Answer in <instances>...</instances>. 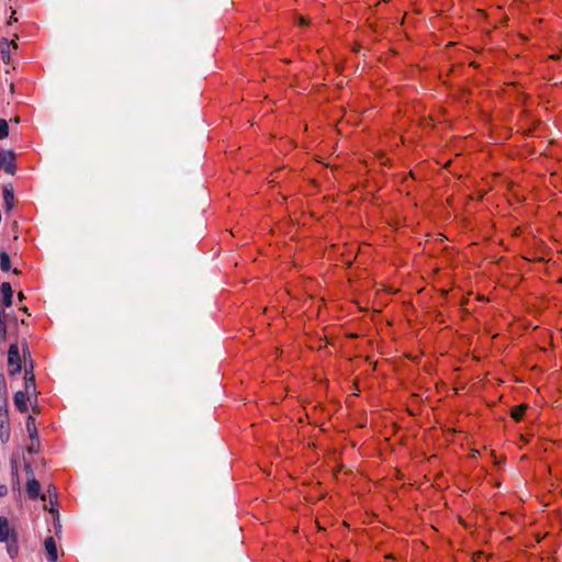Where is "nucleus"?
Wrapping results in <instances>:
<instances>
[{
  "instance_id": "4be33fe9",
  "label": "nucleus",
  "mask_w": 562,
  "mask_h": 562,
  "mask_svg": "<svg viewBox=\"0 0 562 562\" xmlns=\"http://www.w3.org/2000/svg\"><path fill=\"white\" fill-rule=\"evenodd\" d=\"M22 371V366L9 367V375L14 376Z\"/></svg>"
},
{
  "instance_id": "20e7f679",
  "label": "nucleus",
  "mask_w": 562,
  "mask_h": 562,
  "mask_svg": "<svg viewBox=\"0 0 562 562\" xmlns=\"http://www.w3.org/2000/svg\"><path fill=\"white\" fill-rule=\"evenodd\" d=\"M46 558L49 562H56L58 559L57 544L54 537L48 536L44 540Z\"/></svg>"
},
{
  "instance_id": "7ed1b4c3",
  "label": "nucleus",
  "mask_w": 562,
  "mask_h": 562,
  "mask_svg": "<svg viewBox=\"0 0 562 562\" xmlns=\"http://www.w3.org/2000/svg\"><path fill=\"white\" fill-rule=\"evenodd\" d=\"M10 439V419L8 408L0 409V441L7 443Z\"/></svg>"
},
{
  "instance_id": "a211bd4d",
  "label": "nucleus",
  "mask_w": 562,
  "mask_h": 562,
  "mask_svg": "<svg viewBox=\"0 0 562 562\" xmlns=\"http://www.w3.org/2000/svg\"><path fill=\"white\" fill-rule=\"evenodd\" d=\"M9 135V124L4 119H0V139H4Z\"/></svg>"
},
{
  "instance_id": "b1692460",
  "label": "nucleus",
  "mask_w": 562,
  "mask_h": 562,
  "mask_svg": "<svg viewBox=\"0 0 562 562\" xmlns=\"http://www.w3.org/2000/svg\"><path fill=\"white\" fill-rule=\"evenodd\" d=\"M11 473L12 477L19 476L18 465L14 460L11 461Z\"/></svg>"
},
{
  "instance_id": "c85d7f7f",
  "label": "nucleus",
  "mask_w": 562,
  "mask_h": 562,
  "mask_svg": "<svg viewBox=\"0 0 562 562\" xmlns=\"http://www.w3.org/2000/svg\"><path fill=\"white\" fill-rule=\"evenodd\" d=\"M13 273H14V274H19V273H20V271L15 268V269L13 270Z\"/></svg>"
},
{
  "instance_id": "f8f14e48",
  "label": "nucleus",
  "mask_w": 562,
  "mask_h": 562,
  "mask_svg": "<svg viewBox=\"0 0 562 562\" xmlns=\"http://www.w3.org/2000/svg\"><path fill=\"white\" fill-rule=\"evenodd\" d=\"M7 552L11 559H15L19 555V543L16 536H12L8 540Z\"/></svg>"
},
{
  "instance_id": "6ab92c4d",
  "label": "nucleus",
  "mask_w": 562,
  "mask_h": 562,
  "mask_svg": "<svg viewBox=\"0 0 562 562\" xmlns=\"http://www.w3.org/2000/svg\"><path fill=\"white\" fill-rule=\"evenodd\" d=\"M47 492L49 494V502L53 505L57 502V490L53 484H49L47 487Z\"/></svg>"
},
{
  "instance_id": "bb28decb",
  "label": "nucleus",
  "mask_w": 562,
  "mask_h": 562,
  "mask_svg": "<svg viewBox=\"0 0 562 562\" xmlns=\"http://www.w3.org/2000/svg\"><path fill=\"white\" fill-rule=\"evenodd\" d=\"M22 351H23V356H24V358H25L26 356H29V357L31 356V353H30V350H29V347H27L26 342H24V344H23V349H22Z\"/></svg>"
},
{
  "instance_id": "2eb2a0df",
  "label": "nucleus",
  "mask_w": 562,
  "mask_h": 562,
  "mask_svg": "<svg viewBox=\"0 0 562 562\" xmlns=\"http://www.w3.org/2000/svg\"><path fill=\"white\" fill-rule=\"evenodd\" d=\"M25 393H35L36 392V382L35 375H30L24 378V391Z\"/></svg>"
},
{
  "instance_id": "f03ea898",
  "label": "nucleus",
  "mask_w": 562,
  "mask_h": 562,
  "mask_svg": "<svg viewBox=\"0 0 562 562\" xmlns=\"http://www.w3.org/2000/svg\"><path fill=\"white\" fill-rule=\"evenodd\" d=\"M15 154L13 150L0 149V169H3L8 175H14L16 171Z\"/></svg>"
},
{
  "instance_id": "f3484780",
  "label": "nucleus",
  "mask_w": 562,
  "mask_h": 562,
  "mask_svg": "<svg viewBox=\"0 0 562 562\" xmlns=\"http://www.w3.org/2000/svg\"><path fill=\"white\" fill-rule=\"evenodd\" d=\"M0 338L1 340L7 339V323H5V313L3 308H0Z\"/></svg>"
},
{
  "instance_id": "5701e85b",
  "label": "nucleus",
  "mask_w": 562,
  "mask_h": 562,
  "mask_svg": "<svg viewBox=\"0 0 562 562\" xmlns=\"http://www.w3.org/2000/svg\"><path fill=\"white\" fill-rule=\"evenodd\" d=\"M38 446H40V442L36 445L34 443V441H32V445L27 447V452L33 454V453H37L38 452Z\"/></svg>"
},
{
  "instance_id": "423d86ee",
  "label": "nucleus",
  "mask_w": 562,
  "mask_h": 562,
  "mask_svg": "<svg viewBox=\"0 0 562 562\" xmlns=\"http://www.w3.org/2000/svg\"><path fill=\"white\" fill-rule=\"evenodd\" d=\"M21 356L18 344H11L8 350V366H22Z\"/></svg>"
},
{
  "instance_id": "0eeeda50",
  "label": "nucleus",
  "mask_w": 562,
  "mask_h": 562,
  "mask_svg": "<svg viewBox=\"0 0 562 562\" xmlns=\"http://www.w3.org/2000/svg\"><path fill=\"white\" fill-rule=\"evenodd\" d=\"M27 396H29V394L23 391H16L13 394L14 405H15L16 409L21 413L27 412V404H26Z\"/></svg>"
},
{
  "instance_id": "393cba45",
  "label": "nucleus",
  "mask_w": 562,
  "mask_h": 562,
  "mask_svg": "<svg viewBox=\"0 0 562 562\" xmlns=\"http://www.w3.org/2000/svg\"><path fill=\"white\" fill-rule=\"evenodd\" d=\"M12 488L20 491V477H12Z\"/></svg>"
},
{
  "instance_id": "f257e3e1",
  "label": "nucleus",
  "mask_w": 562,
  "mask_h": 562,
  "mask_svg": "<svg viewBox=\"0 0 562 562\" xmlns=\"http://www.w3.org/2000/svg\"><path fill=\"white\" fill-rule=\"evenodd\" d=\"M24 470L27 475L26 493L30 499H36L40 497L41 485L34 476L32 465L30 463L24 464Z\"/></svg>"
},
{
  "instance_id": "ddd939ff",
  "label": "nucleus",
  "mask_w": 562,
  "mask_h": 562,
  "mask_svg": "<svg viewBox=\"0 0 562 562\" xmlns=\"http://www.w3.org/2000/svg\"><path fill=\"white\" fill-rule=\"evenodd\" d=\"M9 540V521L5 517H0V542Z\"/></svg>"
},
{
  "instance_id": "aec40b11",
  "label": "nucleus",
  "mask_w": 562,
  "mask_h": 562,
  "mask_svg": "<svg viewBox=\"0 0 562 562\" xmlns=\"http://www.w3.org/2000/svg\"><path fill=\"white\" fill-rule=\"evenodd\" d=\"M49 510L54 515V528H55L56 533H58L61 529V525H60V521L58 518V512L55 510L54 508H50Z\"/></svg>"
},
{
  "instance_id": "6e6552de",
  "label": "nucleus",
  "mask_w": 562,
  "mask_h": 562,
  "mask_svg": "<svg viewBox=\"0 0 562 562\" xmlns=\"http://www.w3.org/2000/svg\"><path fill=\"white\" fill-rule=\"evenodd\" d=\"M4 209L11 211L13 209L14 191L11 184H5L2 191Z\"/></svg>"
},
{
  "instance_id": "cd10ccee",
  "label": "nucleus",
  "mask_w": 562,
  "mask_h": 562,
  "mask_svg": "<svg viewBox=\"0 0 562 562\" xmlns=\"http://www.w3.org/2000/svg\"><path fill=\"white\" fill-rule=\"evenodd\" d=\"M24 297H25V296H24V294H23L22 292H20V293L18 294V299H19L20 301H23V300H24Z\"/></svg>"
},
{
  "instance_id": "1a4fd4ad",
  "label": "nucleus",
  "mask_w": 562,
  "mask_h": 562,
  "mask_svg": "<svg viewBox=\"0 0 562 562\" xmlns=\"http://www.w3.org/2000/svg\"><path fill=\"white\" fill-rule=\"evenodd\" d=\"M1 408H8V390L5 376L0 372V409Z\"/></svg>"
},
{
  "instance_id": "9d476101",
  "label": "nucleus",
  "mask_w": 562,
  "mask_h": 562,
  "mask_svg": "<svg viewBox=\"0 0 562 562\" xmlns=\"http://www.w3.org/2000/svg\"><path fill=\"white\" fill-rule=\"evenodd\" d=\"M26 430L30 439L38 443V431L35 425V419L32 415H29L26 418Z\"/></svg>"
},
{
  "instance_id": "9b49d317",
  "label": "nucleus",
  "mask_w": 562,
  "mask_h": 562,
  "mask_svg": "<svg viewBox=\"0 0 562 562\" xmlns=\"http://www.w3.org/2000/svg\"><path fill=\"white\" fill-rule=\"evenodd\" d=\"M13 46L14 48L18 47V45L14 42H9L7 38H2L1 45H0V52L3 63L8 64L10 60V46Z\"/></svg>"
},
{
  "instance_id": "39448f33",
  "label": "nucleus",
  "mask_w": 562,
  "mask_h": 562,
  "mask_svg": "<svg viewBox=\"0 0 562 562\" xmlns=\"http://www.w3.org/2000/svg\"><path fill=\"white\" fill-rule=\"evenodd\" d=\"M0 292L2 295V307H10L13 303V290L9 282H3L0 286Z\"/></svg>"
},
{
  "instance_id": "4468645a",
  "label": "nucleus",
  "mask_w": 562,
  "mask_h": 562,
  "mask_svg": "<svg viewBox=\"0 0 562 562\" xmlns=\"http://www.w3.org/2000/svg\"><path fill=\"white\" fill-rule=\"evenodd\" d=\"M0 269L4 272L11 269V259L7 251H0Z\"/></svg>"
},
{
  "instance_id": "dca6fc26",
  "label": "nucleus",
  "mask_w": 562,
  "mask_h": 562,
  "mask_svg": "<svg viewBox=\"0 0 562 562\" xmlns=\"http://www.w3.org/2000/svg\"><path fill=\"white\" fill-rule=\"evenodd\" d=\"M525 411H526V405H518V406H514L512 408V412H510V415L512 417L516 420V422H519L524 417V414H525Z\"/></svg>"
},
{
  "instance_id": "412c9836",
  "label": "nucleus",
  "mask_w": 562,
  "mask_h": 562,
  "mask_svg": "<svg viewBox=\"0 0 562 562\" xmlns=\"http://www.w3.org/2000/svg\"><path fill=\"white\" fill-rule=\"evenodd\" d=\"M34 375V363L32 360L30 362H25L24 366V378Z\"/></svg>"
},
{
  "instance_id": "a878e982",
  "label": "nucleus",
  "mask_w": 562,
  "mask_h": 562,
  "mask_svg": "<svg viewBox=\"0 0 562 562\" xmlns=\"http://www.w3.org/2000/svg\"><path fill=\"white\" fill-rule=\"evenodd\" d=\"M8 494V487L5 484H0V497H3Z\"/></svg>"
}]
</instances>
